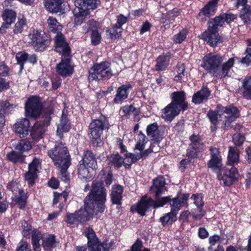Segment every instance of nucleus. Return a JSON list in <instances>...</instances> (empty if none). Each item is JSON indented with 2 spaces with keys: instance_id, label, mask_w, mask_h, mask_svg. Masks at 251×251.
Returning <instances> with one entry per match:
<instances>
[{
  "instance_id": "f257e3e1",
  "label": "nucleus",
  "mask_w": 251,
  "mask_h": 251,
  "mask_svg": "<svg viewBox=\"0 0 251 251\" xmlns=\"http://www.w3.org/2000/svg\"><path fill=\"white\" fill-rule=\"evenodd\" d=\"M106 190L102 182L93 183L92 188L84 200L83 208L76 210L78 223L84 224L93 218L96 214L103 213L106 201Z\"/></svg>"
},
{
  "instance_id": "f03ea898",
  "label": "nucleus",
  "mask_w": 251,
  "mask_h": 251,
  "mask_svg": "<svg viewBox=\"0 0 251 251\" xmlns=\"http://www.w3.org/2000/svg\"><path fill=\"white\" fill-rule=\"evenodd\" d=\"M224 60V56L221 54L210 52L204 56L201 66L212 76L224 78L228 76L235 61L233 57L230 58L225 63H223Z\"/></svg>"
},
{
  "instance_id": "7ed1b4c3",
  "label": "nucleus",
  "mask_w": 251,
  "mask_h": 251,
  "mask_svg": "<svg viewBox=\"0 0 251 251\" xmlns=\"http://www.w3.org/2000/svg\"><path fill=\"white\" fill-rule=\"evenodd\" d=\"M166 184L165 179L163 176H158L153 179L152 185L150 188V191L154 193V200L148 198L146 196L142 197L136 203L131 206L130 211L131 212H136L142 216L146 215L148 210L154 206V203L151 201H157L160 200V196L163 194Z\"/></svg>"
},
{
  "instance_id": "20e7f679",
  "label": "nucleus",
  "mask_w": 251,
  "mask_h": 251,
  "mask_svg": "<svg viewBox=\"0 0 251 251\" xmlns=\"http://www.w3.org/2000/svg\"><path fill=\"white\" fill-rule=\"evenodd\" d=\"M171 102L161 110V117L165 121L171 122L181 111L189 108L186 95L184 91H175L170 95Z\"/></svg>"
},
{
  "instance_id": "39448f33",
  "label": "nucleus",
  "mask_w": 251,
  "mask_h": 251,
  "mask_svg": "<svg viewBox=\"0 0 251 251\" xmlns=\"http://www.w3.org/2000/svg\"><path fill=\"white\" fill-rule=\"evenodd\" d=\"M221 112L220 116L226 114L222 123V128L224 129H228L231 127L232 123L240 117V111L238 108L233 104H230L226 106H224L221 103L216 105V110H209L206 117L209 119L210 123H218V112Z\"/></svg>"
},
{
  "instance_id": "423d86ee",
  "label": "nucleus",
  "mask_w": 251,
  "mask_h": 251,
  "mask_svg": "<svg viewBox=\"0 0 251 251\" xmlns=\"http://www.w3.org/2000/svg\"><path fill=\"white\" fill-rule=\"evenodd\" d=\"M240 151L235 147H229L227 164L223 170V180L225 185L230 186L238 179L239 174L235 165L239 162Z\"/></svg>"
},
{
  "instance_id": "0eeeda50",
  "label": "nucleus",
  "mask_w": 251,
  "mask_h": 251,
  "mask_svg": "<svg viewBox=\"0 0 251 251\" xmlns=\"http://www.w3.org/2000/svg\"><path fill=\"white\" fill-rule=\"evenodd\" d=\"M110 127L108 117L102 114L98 118L92 119L88 126V135L94 147H100L103 145L101 137L104 131H107Z\"/></svg>"
},
{
  "instance_id": "6e6552de",
  "label": "nucleus",
  "mask_w": 251,
  "mask_h": 251,
  "mask_svg": "<svg viewBox=\"0 0 251 251\" xmlns=\"http://www.w3.org/2000/svg\"><path fill=\"white\" fill-rule=\"evenodd\" d=\"M189 139L190 143L186 153L188 159H182L178 164V167L182 172L185 171L187 166L191 162L192 160L198 158L200 153L204 150V145L199 134L193 133L189 136Z\"/></svg>"
},
{
  "instance_id": "1a4fd4ad",
  "label": "nucleus",
  "mask_w": 251,
  "mask_h": 251,
  "mask_svg": "<svg viewBox=\"0 0 251 251\" xmlns=\"http://www.w3.org/2000/svg\"><path fill=\"white\" fill-rule=\"evenodd\" d=\"M190 195V194L188 193L180 195V192H178L176 196L174 198H172V196H168L161 197L160 200L157 201H153L151 200L154 205L153 208L156 209L158 208L163 207L167 203H169L171 208L170 211L177 215L178 212L183 206L186 207L188 206V200Z\"/></svg>"
},
{
  "instance_id": "9d476101",
  "label": "nucleus",
  "mask_w": 251,
  "mask_h": 251,
  "mask_svg": "<svg viewBox=\"0 0 251 251\" xmlns=\"http://www.w3.org/2000/svg\"><path fill=\"white\" fill-rule=\"evenodd\" d=\"M88 74L89 82L107 81L113 75L111 64L107 61L94 63L89 70Z\"/></svg>"
},
{
  "instance_id": "9b49d317",
  "label": "nucleus",
  "mask_w": 251,
  "mask_h": 251,
  "mask_svg": "<svg viewBox=\"0 0 251 251\" xmlns=\"http://www.w3.org/2000/svg\"><path fill=\"white\" fill-rule=\"evenodd\" d=\"M28 37L29 44L36 52H43L47 50L51 43L50 36L41 29H31Z\"/></svg>"
},
{
  "instance_id": "f8f14e48",
  "label": "nucleus",
  "mask_w": 251,
  "mask_h": 251,
  "mask_svg": "<svg viewBox=\"0 0 251 251\" xmlns=\"http://www.w3.org/2000/svg\"><path fill=\"white\" fill-rule=\"evenodd\" d=\"M48 155L56 167L61 166L65 163L71 164V158L68 148L62 142L55 143L53 148L48 152Z\"/></svg>"
},
{
  "instance_id": "ddd939ff",
  "label": "nucleus",
  "mask_w": 251,
  "mask_h": 251,
  "mask_svg": "<svg viewBox=\"0 0 251 251\" xmlns=\"http://www.w3.org/2000/svg\"><path fill=\"white\" fill-rule=\"evenodd\" d=\"M207 29L201 35V38L212 48L217 47L224 41L223 37L219 34V28L210 21L207 23Z\"/></svg>"
},
{
  "instance_id": "4468645a",
  "label": "nucleus",
  "mask_w": 251,
  "mask_h": 251,
  "mask_svg": "<svg viewBox=\"0 0 251 251\" xmlns=\"http://www.w3.org/2000/svg\"><path fill=\"white\" fill-rule=\"evenodd\" d=\"M43 104L39 96H30L25 103V115L26 118L37 119L40 117Z\"/></svg>"
},
{
  "instance_id": "2eb2a0df",
  "label": "nucleus",
  "mask_w": 251,
  "mask_h": 251,
  "mask_svg": "<svg viewBox=\"0 0 251 251\" xmlns=\"http://www.w3.org/2000/svg\"><path fill=\"white\" fill-rule=\"evenodd\" d=\"M209 153L210 158L207 162V167L210 169L211 171L217 173L219 177L223 176V167L222 156L219 148L214 146L209 147Z\"/></svg>"
},
{
  "instance_id": "dca6fc26",
  "label": "nucleus",
  "mask_w": 251,
  "mask_h": 251,
  "mask_svg": "<svg viewBox=\"0 0 251 251\" xmlns=\"http://www.w3.org/2000/svg\"><path fill=\"white\" fill-rule=\"evenodd\" d=\"M54 50L61 56L72 55V50L63 33L56 35L53 38Z\"/></svg>"
},
{
  "instance_id": "f3484780",
  "label": "nucleus",
  "mask_w": 251,
  "mask_h": 251,
  "mask_svg": "<svg viewBox=\"0 0 251 251\" xmlns=\"http://www.w3.org/2000/svg\"><path fill=\"white\" fill-rule=\"evenodd\" d=\"M72 55L61 56L60 62L56 65V72L58 75L67 77L74 73V66L72 64Z\"/></svg>"
},
{
  "instance_id": "a211bd4d",
  "label": "nucleus",
  "mask_w": 251,
  "mask_h": 251,
  "mask_svg": "<svg viewBox=\"0 0 251 251\" xmlns=\"http://www.w3.org/2000/svg\"><path fill=\"white\" fill-rule=\"evenodd\" d=\"M16 17L17 14L12 9L6 8L2 11L1 18L3 22L0 27V34L3 35L7 32V30L15 22Z\"/></svg>"
},
{
  "instance_id": "6ab92c4d",
  "label": "nucleus",
  "mask_w": 251,
  "mask_h": 251,
  "mask_svg": "<svg viewBox=\"0 0 251 251\" xmlns=\"http://www.w3.org/2000/svg\"><path fill=\"white\" fill-rule=\"evenodd\" d=\"M237 19V15L227 11L226 12H222L218 16L209 20L213 24L219 28L223 27L225 23L230 25L233 22Z\"/></svg>"
},
{
  "instance_id": "aec40b11",
  "label": "nucleus",
  "mask_w": 251,
  "mask_h": 251,
  "mask_svg": "<svg viewBox=\"0 0 251 251\" xmlns=\"http://www.w3.org/2000/svg\"><path fill=\"white\" fill-rule=\"evenodd\" d=\"M132 89L130 84H123L117 88L114 98L112 101L114 104H122L128 97L129 91Z\"/></svg>"
},
{
  "instance_id": "412c9836",
  "label": "nucleus",
  "mask_w": 251,
  "mask_h": 251,
  "mask_svg": "<svg viewBox=\"0 0 251 251\" xmlns=\"http://www.w3.org/2000/svg\"><path fill=\"white\" fill-rule=\"evenodd\" d=\"M79 162L87 165L93 171H96L98 168V163L96 155L92 150L85 149L83 151L82 159Z\"/></svg>"
},
{
  "instance_id": "4be33fe9",
  "label": "nucleus",
  "mask_w": 251,
  "mask_h": 251,
  "mask_svg": "<svg viewBox=\"0 0 251 251\" xmlns=\"http://www.w3.org/2000/svg\"><path fill=\"white\" fill-rule=\"evenodd\" d=\"M211 92L207 86H202L201 89L195 93L192 98V102L195 104H200L207 101Z\"/></svg>"
},
{
  "instance_id": "5701e85b",
  "label": "nucleus",
  "mask_w": 251,
  "mask_h": 251,
  "mask_svg": "<svg viewBox=\"0 0 251 251\" xmlns=\"http://www.w3.org/2000/svg\"><path fill=\"white\" fill-rule=\"evenodd\" d=\"M147 136L151 138V142L153 144H159L162 137L159 130V126L157 122H154L147 126L146 128Z\"/></svg>"
},
{
  "instance_id": "b1692460",
  "label": "nucleus",
  "mask_w": 251,
  "mask_h": 251,
  "mask_svg": "<svg viewBox=\"0 0 251 251\" xmlns=\"http://www.w3.org/2000/svg\"><path fill=\"white\" fill-rule=\"evenodd\" d=\"M204 195L202 193H195L192 194L191 199L194 201V203L198 208L200 214H192L193 218L195 220H200L204 215L205 212L203 209L204 202L203 201Z\"/></svg>"
},
{
  "instance_id": "393cba45",
  "label": "nucleus",
  "mask_w": 251,
  "mask_h": 251,
  "mask_svg": "<svg viewBox=\"0 0 251 251\" xmlns=\"http://www.w3.org/2000/svg\"><path fill=\"white\" fill-rule=\"evenodd\" d=\"M124 188L120 184H114L112 186L110 194V201L113 205H122Z\"/></svg>"
},
{
  "instance_id": "a878e982",
  "label": "nucleus",
  "mask_w": 251,
  "mask_h": 251,
  "mask_svg": "<svg viewBox=\"0 0 251 251\" xmlns=\"http://www.w3.org/2000/svg\"><path fill=\"white\" fill-rule=\"evenodd\" d=\"M30 125L28 119H20L14 125L15 131L21 138H24L28 134Z\"/></svg>"
},
{
  "instance_id": "bb28decb",
  "label": "nucleus",
  "mask_w": 251,
  "mask_h": 251,
  "mask_svg": "<svg viewBox=\"0 0 251 251\" xmlns=\"http://www.w3.org/2000/svg\"><path fill=\"white\" fill-rule=\"evenodd\" d=\"M220 0H210L200 10L198 13L199 17L204 16L209 17L214 15L217 10Z\"/></svg>"
},
{
  "instance_id": "cd10ccee",
  "label": "nucleus",
  "mask_w": 251,
  "mask_h": 251,
  "mask_svg": "<svg viewBox=\"0 0 251 251\" xmlns=\"http://www.w3.org/2000/svg\"><path fill=\"white\" fill-rule=\"evenodd\" d=\"M47 126H44L39 122H36L32 127L30 136L34 141H38L43 137Z\"/></svg>"
},
{
  "instance_id": "c85d7f7f",
  "label": "nucleus",
  "mask_w": 251,
  "mask_h": 251,
  "mask_svg": "<svg viewBox=\"0 0 251 251\" xmlns=\"http://www.w3.org/2000/svg\"><path fill=\"white\" fill-rule=\"evenodd\" d=\"M41 245L44 251H52L57 246V241L54 234H49L41 238Z\"/></svg>"
},
{
  "instance_id": "c756f323",
  "label": "nucleus",
  "mask_w": 251,
  "mask_h": 251,
  "mask_svg": "<svg viewBox=\"0 0 251 251\" xmlns=\"http://www.w3.org/2000/svg\"><path fill=\"white\" fill-rule=\"evenodd\" d=\"M73 13L74 16V23L76 25H80L85 20L87 16L90 15V11L81 6H76Z\"/></svg>"
},
{
  "instance_id": "7c9ffc66",
  "label": "nucleus",
  "mask_w": 251,
  "mask_h": 251,
  "mask_svg": "<svg viewBox=\"0 0 251 251\" xmlns=\"http://www.w3.org/2000/svg\"><path fill=\"white\" fill-rule=\"evenodd\" d=\"M84 234L87 239V245L89 250L101 243L92 227L89 226L86 228Z\"/></svg>"
},
{
  "instance_id": "2f4dec72",
  "label": "nucleus",
  "mask_w": 251,
  "mask_h": 251,
  "mask_svg": "<svg viewBox=\"0 0 251 251\" xmlns=\"http://www.w3.org/2000/svg\"><path fill=\"white\" fill-rule=\"evenodd\" d=\"M47 22L49 32L56 34V35L62 33L63 26L58 22L55 18L52 16H50L47 19Z\"/></svg>"
},
{
  "instance_id": "473e14b6",
  "label": "nucleus",
  "mask_w": 251,
  "mask_h": 251,
  "mask_svg": "<svg viewBox=\"0 0 251 251\" xmlns=\"http://www.w3.org/2000/svg\"><path fill=\"white\" fill-rule=\"evenodd\" d=\"M76 6H81L89 11L96 9L100 4V0H75Z\"/></svg>"
},
{
  "instance_id": "72a5a7b5",
  "label": "nucleus",
  "mask_w": 251,
  "mask_h": 251,
  "mask_svg": "<svg viewBox=\"0 0 251 251\" xmlns=\"http://www.w3.org/2000/svg\"><path fill=\"white\" fill-rule=\"evenodd\" d=\"M63 1L64 0H45L44 5L50 13H57L61 10Z\"/></svg>"
},
{
  "instance_id": "f704fd0d",
  "label": "nucleus",
  "mask_w": 251,
  "mask_h": 251,
  "mask_svg": "<svg viewBox=\"0 0 251 251\" xmlns=\"http://www.w3.org/2000/svg\"><path fill=\"white\" fill-rule=\"evenodd\" d=\"M19 194L15 196L13 201L20 209L24 210L27 204L28 196L23 189L19 190Z\"/></svg>"
},
{
  "instance_id": "c9c22d12",
  "label": "nucleus",
  "mask_w": 251,
  "mask_h": 251,
  "mask_svg": "<svg viewBox=\"0 0 251 251\" xmlns=\"http://www.w3.org/2000/svg\"><path fill=\"white\" fill-rule=\"evenodd\" d=\"M53 112L54 109L52 105H50L46 107L43 106V111L41 115H42V118L43 119L38 122L44 125V126L48 127L50 124V121L51 120V116L53 114Z\"/></svg>"
},
{
  "instance_id": "e433bc0d",
  "label": "nucleus",
  "mask_w": 251,
  "mask_h": 251,
  "mask_svg": "<svg viewBox=\"0 0 251 251\" xmlns=\"http://www.w3.org/2000/svg\"><path fill=\"white\" fill-rule=\"evenodd\" d=\"M77 167L78 177L79 179L88 181L93 178V175L90 173L89 171L90 168L88 167L87 165L79 162Z\"/></svg>"
},
{
  "instance_id": "4c0bfd02",
  "label": "nucleus",
  "mask_w": 251,
  "mask_h": 251,
  "mask_svg": "<svg viewBox=\"0 0 251 251\" xmlns=\"http://www.w3.org/2000/svg\"><path fill=\"white\" fill-rule=\"evenodd\" d=\"M43 237L41 231L37 229L31 231V244L34 251H41V246L39 242Z\"/></svg>"
},
{
  "instance_id": "58836bf2",
  "label": "nucleus",
  "mask_w": 251,
  "mask_h": 251,
  "mask_svg": "<svg viewBox=\"0 0 251 251\" xmlns=\"http://www.w3.org/2000/svg\"><path fill=\"white\" fill-rule=\"evenodd\" d=\"M6 157L7 160L14 164H22L25 161V155L19 151H12L7 153Z\"/></svg>"
},
{
  "instance_id": "ea45409f",
  "label": "nucleus",
  "mask_w": 251,
  "mask_h": 251,
  "mask_svg": "<svg viewBox=\"0 0 251 251\" xmlns=\"http://www.w3.org/2000/svg\"><path fill=\"white\" fill-rule=\"evenodd\" d=\"M242 89L243 97L247 100H251V76L243 79Z\"/></svg>"
},
{
  "instance_id": "a19ab883",
  "label": "nucleus",
  "mask_w": 251,
  "mask_h": 251,
  "mask_svg": "<svg viewBox=\"0 0 251 251\" xmlns=\"http://www.w3.org/2000/svg\"><path fill=\"white\" fill-rule=\"evenodd\" d=\"M155 70L158 72L166 70L169 64L170 59L167 55H159L156 59Z\"/></svg>"
},
{
  "instance_id": "79ce46f5",
  "label": "nucleus",
  "mask_w": 251,
  "mask_h": 251,
  "mask_svg": "<svg viewBox=\"0 0 251 251\" xmlns=\"http://www.w3.org/2000/svg\"><path fill=\"white\" fill-rule=\"evenodd\" d=\"M239 17L244 24H251V6L245 5L240 10Z\"/></svg>"
},
{
  "instance_id": "37998d69",
  "label": "nucleus",
  "mask_w": 251,
  "mask_h": 251,
  "mask_svg": "<svg viewBox=\"0 0 251 251\" xmlns=\"http://www.w3.org/2000/svg\"><path fill=\"white\" fill-rule=\"evenodd\" d=\"M107 159L109 161V164H111L118 169L121 168L123 165L124 166V163H125L119 153L111 154L107 157Z\"/></svg>"
},
{
  "instance_id": "c03bdc74",
  "label": "nucleus",
  "mask_w": 251,
  "mask_h": 251,
  "mask_svg": "<svg viewBox=\"0 0 251 251\" xmlns=\"http://www.w3.org/2000/svg\"><path fill=\"white\" fill-rule=\"evenodd\" d=\"M176 220L177 215L171 211L164 214L163 216L161 217L159 219V221L163 226L168 224L171 225L176 222Z\"/></svg>"
},
{
  "instance_id": "a18cd8bd",
  "label": "nucleus",
  "mask_w": 251,
  "mask_h": 251,
  "mask_svg": "<svg viewBox=\"0 0 251 251\" xmlns=\"http://www.w3.org/2000/svg\"><path fill=\"white\" fill-rule=\"evenodd\" d=\"M17 64L20 66L19 72H21L24 69V66L28 59V53L25 51L18 52L15 56Z\"/></svg>"
},
{
  "instance_id": "49530a36",
  "label": "nucleus",
  "mask_w": 251,
  "mask_h": 251,
  "mask_svg": "<svg viewBox=\"0 0 251 251\" xmlns=\"http://www.w3.org/2000/svg\"><path fill=\"white\" fill-rule=\"evenodd\" d=\"M26 26V19L24 16L22 18H18L17 22L13 27V32L15 34H20L23 31L24 28Z\"/></svg>"
},
{
  "instance_id": "de8ad7c7",
  "label": "nucleus",
  "mask_w": 251,
  "mask_h": 251,
  "mask_svg": "<svg viewBox=\"0 0 251 251\" xmlns=\"http://www.w3.org/2000/svg\"><path fill=\"white\" fill-rule=\"evenodd\" d=\"M71 164L65 163L63 165L61 166L56 167L58 168L60 171L59 174V177L60 179L65 182V183H69L70 182V175L67 173V170Z\"/></svg>"
},
{
  "instance_id": "09e8293b",
  "label": "nucleus",
  "mask_w": 251,
  "mask_h": 251,
  "mask_svg": "<svg viewBox=\"0 0 251 251\" xmlns=\"http://www.w3.org/2000/svg\"><path fill=\"white\" fill-rule=\"evenodd\" d=\"M32 149L31 143L26 139H21L19 141L15 147V149L22 154L24 152L28 151Z\"/></svg>"
},
{
  "instance_id": "8fccbe9b",
  "label": "nucleus",
  "mask_w": 251,
  "mask_h": 251,
  "mask_svg": "<svg viewBox=\"0 0 251 251\" xmlns=\"http://www.w3.org/2000/svg\"><path fill=\"white\" fill-rule=\"evenodd\" d=\"M16 108V105L10 103L8 100L0 101V111L4 115L11 114Z\"/></svg>"
},
{
  "instance_id": "3c124183",
  "label": "nucleus",
  "mask_w": 251,
  "mask_h": 251,
  "mask_svg": "<svg viewBox=\"0 0 251 251\" xmlns=\"http://www.w3.org/2000/svg\"><path fill=\"white\" fill-rule=\"evenodd\" d=\"M188 33L189 31L187 28H183L178 33L173 36V41L174 43L175 44L182 43L186 40Z\"/></svg>"
},
{
  "instance_id": "603ef678",
  "label": "nucleus",
  "mask_w": 251,
  "mask_h": 251,
  "mask_svg": "<svg viewBox=\"0 0 251 251\" xmlns=\"http://www.w3.org/2000/svg\"><path fill=\"white\" fill-rule=\"evenodd\" d=\"M57 127L65 132H68L71 129L70 120L68 118L67 115L65 114L64 112L62 113L60 123L58 125Z\"/></svg>"
},
{
  "instance_id": "864d4df0",
  "label": "nucleus",
  "mask_w": 251,
  "mask_h": 251,
  "mask_svg": "<svg viewBox=\"0 0 251 251\" xmlns=\"http://www.w3.org/2000/svg\"><path fill=\"white\" fill-rule=\"evenodd\" d=\"M186 68L184 64H177L176 67V72L177 74L174 78V81L181 82L183 78L186 75Z\"/></svg>"
},
{
  "instance_id": "5fc2aeb1",
  "label": "nucleus",
  "mask_w": 251,
  "mask_h": 251,
  "mask_svg": "<svg viewBox=\"0 0 251 251\" xmlns=\"http://www.w3.org/2000/svg\"><path fill=\"white\" fill-rule=\"evenodd\" d=\"M121 29L115 24L113 25L111 28L106 30V32L108 33L109 38L113 41L119 39L121 37L122 31H119V30Z\"/></svg>"
},
{
  "instance_id": "6e6d98bb",
  "label": "nucleus",
  "mask_w": 251,
  "mask_h": 251,
  "mask_svg": "<svg viewBox=\"0 0 251 251\" xmlns=\"http://www.w3.org/2000/svg\"><path fill=\"white\" fill-rule=\"evenodd\" d=\"M125 157L126 158H130L131 160L129 163H124V167L126 169H129L131 168V166L133 163H135L140 159H142L140 157V154H135L131 152H127L125 154Z\"/></svg>"
},
{
  "instance_id": "4d7b16f0",
  "label": "nucleus",
  "mask_w": 251,
  "mask_h": 251,
  "mask_svg": "<svg viewBox=\"0 0 251 251\" xmlns=\"http://www.w3.org/2000/svg\"><path fill=\"white\" fill-rule=\"evenodd\" d=\"M38 177L37 172L28 170L25 174V179L29 185L32 186L35 183V180Z\"/></svg>"
},
{
  "instance_id": "13d9d810",
  "label": "nucleus",
  "mask_w": 251,
  "mask_h": 251,
  "mask_svg": "<svg viewBox=\"0 0 251 251\" xmlns=\"http://www.w3.org/2000/svg\"><path fill=\"white\" fill-rule=\"evenodd\" d=\"M245 140V134L241 133H236L232 137V141L236 146L235 147L242 146Z\"/></svg>"
},
{
  "instance_id": "bf43d9fd",
  "label": "nucleus",
  "mask_w": 251,
  "mask_h": 251,
  "mask_svg": "<svg viewBox=\"0 0 251 251\" xmlns=\"http://www.w3.org/2000/svg\"><path fill=\"white\" fill-rule=\"evenodd\" d=\"M125 251H151V250L148 248H143L142 241L138 238L131 246L130 249Z\"/></svg>"
},
{
  "instance_id": "052dcab7",
  "label": "nucleus",
  "mask_w": 251,
  "mask_h": 251,
  "mask_svg": "<svg viewBox=\"0 0 251 251\" xmlns=\"http://www.w3.org/2000/svg\"><path fill=\"white\" fill-rule=\"evenodd\" d=\"M175 19L168 11L166 13L162 14L161 22L166 28L170 27V25L175 21Z\"/></svg>"
},
{
  "instance_id": "680f3d73",
  "label": "nucleus",
  "mask_w": 251,
  "mask_h": 251,
  "mask_svg": "<svg viewBox=\"0 0 251 251\" xmlns=\"http://www.w3.org/2000/svg\"><path fill=\"white\" fill-rule=\"evenodd\" d=\"M65 221L70 225H74L76 222L78 223V219L76 211L74 213L67 212L65 216Z\"/></svg>"
},
{
  "instance_id": "e2e57ef3",
  "label": "nucleus",
  "mask_w": 251,
  "mask_h": 251,
  "mask_svg": "<svg viewBox=\"0 0 251 251\" xmlns=\"http://www.w3.org/2000/svg\"><path fill=\"white\" fill-rule=\"evenodd\" d=\"M91 43L93 46L98 45L101 40V34L99 31H94L90 35Z\"/></svg>"
},
{
  "instance_id": "0e129e2a",
  "label": "nucleus",
  "mask_w": 251,
  "mask_h": 251,
  "mask_svg": "<svg viewBox=\"0 0 251 251\" xmlns=\"http://www.w3.org/2000/svg\"><path fill=\"white\" fill-rule=\"evenodd\" d=\"M15 251H32L31 247L27 241L21 240L17 245Z\"/></svg>"
},
{
  "instance_id": "69168bd1",
  "label": "nucleus",
  "mask_w": 251,
  "mask_h": 251,
  "mask_svg": "<svg viewBox=\"0 0 251 251\" xmlns=\"http://www.w3.org/2000/svg\"><path fill=\"white\" fill-rule=\"evenodd\" d=\"M89 251H109V247L107 241L105 240L102 242L94 246L89 250Z\"/></svg>"
},
{
  "instance_id": "338daca9",
  "label": "nucleus",
  "mask_w": 251,
  "mask_h": 251,
  "mask_svg": "<svg viewBox=\"0 0 251 251\" xmlns=\"http://www.w3.org/2000/svg\"><path fill=\"white\" fill-rule=\"evenodd\" d=\"M41 160L37 157H34L31 163L28 165V170L38 172V166L41 164Z\"/></svg>"
},
{
  "instance_id": "774afa93",
  "label": "nucleus",
  "mask_w": 251,
  "mask_h": 251,
  "mask_svg": "<svg viewBox=\"0 0 251 251\" xmlns=\"http://www.w3.org/2000/svg\"><path fill=\"white\" fill-rule=\"evenodd\" d=\"M244 54H246V56L242 58L240 62L249 66L251 64V48L247 47Z\"/></svg>"
}]
</instances>
